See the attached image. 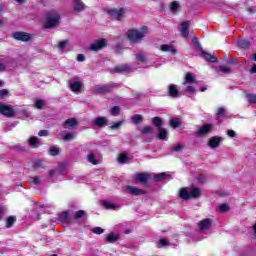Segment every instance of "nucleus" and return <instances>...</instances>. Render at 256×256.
<instances>
[{"instance_id":"28","label":"nucleus","mask_w":256,"mask_h":256,"mask_svg":"<svg viewBox=\"0 0 256 256\" xmlns=\"http://www.w3.org/2000/svg\"><path fill=\"white\" fill-rule=\"evenodd\" d=\"M118 163H121V164L129 163V156H127V152H122L118 156Z\"/></svg>"},{"instance_id":"43","label":"nucleus","mask_w":256,"mask_h":256,"mask_svg":"<svg viewBox=\"0 0 256 256\" xmlns=\"http://www.w3.org/2000/svg\"><path fill=\"white\" fill-rule=\"evenodd\" d=\"M218 211L220 213H227V211H229V205L227 204H221L219 207H218Z\"/></svg>"},{"instance_id":"51","label":"nucleus","mask_w":256,"mask_h":256,"mask_svg":"<svg viewBox=\"0 0 256 256\" xmlns=\"http://www.w3.org/2000/svg\"><path fill=\"white\" fill-rule=\"evenodd\" d=\"M172 151H175V152L183 151V144L181 143L176 144L175 146L172 147Z\"/></svg>"},{"instance_id":"50","label":"nucleus","mask_w":256,"mask_h":256,"mask_svg":"<svg viewBox=\"0 0 256 256\" xmlns=\"http://www.w3.org/2000/svg\"><path fill=\"white\" fill-rule=\"evenodd\" d=\"M246 97L249 103H256V94H247Z\"/></svg>"},{"instance_id":"2","label":"nucleus","mask_w":256,"mask_h":256,"mask_svg":"<svg viewBox=\"0 0 256 256\" xmlns=\"http://www.w3.org/2000/svg\"><path fill=\"white\" fill-rule=\"evenodd\" d=\"M201 196L199 188H182L179 192V197L187 201V199H197Z\"/></svg>"},{"instance_id":"3","label":"nucleus","mask_w":256,"mask_h":256,"mask_svg":"<svg viewBox=\"0 0 256 256\" xmlns=\"http://www.w3.org/2000/svg\"><path fill=\"white\" fill-rule=\"evenodd\" d=\"M59 13L52 11L47 14L46 20L44 22L45 29H53L55 27H59Z\"/></svg>"},{"instance_id":"42","label":"nucleus","mask_w":256,"mask_h":256,"mask_svg":"<svg viewBox=\"0 0 256 256\" xmlns=\"http://www.w3.org/2000/svg\"><path fill=\"white\" fill-rule=\"evenodd\" d=\"M124 121L120 120L118 122H112L110 125V129H119V127H121V125H123Z\"/></svg>"},{"instance_id":"58","label":"nucleus","mask_w":256,"mask_h":256,"mask_svg":"<svg viewBox=\"0 0 256 256\" xmlns=\"http://www.w3.org/2000/svg\"><path fill=\"white\" fill-rule=\"evenodd\" d=\"M159 245L160 247H167V245H169V242L165 239H160Z\"/></svg>"},{"instance_id":"55","label":"nucleus","mask_w":256,"mask_h":256,"mask_svg":"<svg viewBox=\"0 0 256 256\" xmlns=\"http://www.w3.org/2000/svg\"><path fill=\"white\" fill-rule=\"evenodd\" d=\"M5 95H9V90L7 89L0 90V99H3Z\"/></svg>"},{"instance_id":"45","label":"nucleus","mask_w":256,"mask_h":256,"mask_svg":"<svg viewBox=\"0 0 256 256\" xmlns=\"http://www.w3.org/2000/svg\"><path fill=\"white\" fill-rule=\"evenodd\" d=\"M220 73L229 74L231 73V68L227 66H219Z\"/></svg>"},{"instance_id":"15","label":"nucleus","mask_w":256,"mask_h":256,"mask_svg":"<svg viewBox=\"0 0 256 256\" xmlns=\"http://www.w3.org/2000/svg\"><path fill=\"white\" fill-rule=\"evenodd\" d=\"M210 131H213V124H205L196 133L197 135H207Z\"/></svg>"},{"instance_id":"52","label":"nucleus","mask_w":256,"mask_h":256,"mask_svg":"<svg viewBox=\"0 0 256 256\" xmlns=\"http://www.w3.org/2000/svg\"><path fill=\"white\" fill-rule=\"evenodd\" d=\"M33 167L35 169H41V167H43V161L41 160H37L33 162Z\"/></svg>"},{"instance_id":"24","label":"nucleus","mask_w":256,"mask_h":256,"mask_svg":"<svg viewBox=\"0 0 256 256\" xmlns=\"http://www.w3.org/2000/svg\"><path fill=\"white\" fill-rule=\"evenodd\" d=\"M136 61L139 63H146L147 62V53L144 52H137L135 54Z\"/></svg>"},{"instance_id":"31","label":"nucleus","mask_w":256,"mask_h":256,"mask_svg":"<svg viewBox=\"0 0 256 256\" xmlns=\"http://www.w3.org/2000/svg\"><path fill=\"white\" fill-rule=\"evenodd\" d=\"M237 45L238 47H240L241 49H249L250 47V43L248 40H238L237 41Z\"/></svg>"},{"instance_id":"56","label":"nucleus","mask_w":256,"mask_h":256,"mask_svg":"<svg viewBox=\"0 0 256 256\" xmlns=\"http://www.w3.org/2000/svg\"><path fill=\"white\" fill-rule=\"evenodd\" d=\"M39 137H47L49 135L48 130H40L38 133Z\"/></svg>"},{"instance_id":"6","label":"nucleus","mask_w":256,"mask_h":256,"mask_svg":"<svg viewBox=\"0 0 256 256\" xmlns=\"http://www.w3.org/2000/svg\"><path fill=\"white\" fill-rule=\"evenodd\" d=\"M107 47V40L102 38L90 45V51H101Z\"/></svg>"},{"instance_id":"10","label":"nucleus","mask_w":256,"mask_h":256,"mask_svg":"<svg viewBox=\"0 0 256 256\" xmlns=\"http://www.w3.org/2000/svg\"><path fill=\"white\" fill-rule=\"evenodd\" d=\"M58 223H61L63 227H66V225H69L71 223V218H69V214L67 212H62L59 214L57 218Z\"/></svg>"},{"instance_id":"46","label":"nucleus","mask_w":256,"mask_h":256,"mask_svg":"<svg viewBox=\"0 0 256 256\" xmlns=\"http://www.w3.org/2000/svg\"><path fill=\"white\" fill-rule=\"evenodd\" d=\"M87 159L89 163H92V165H97V159H95V155L88 154Z\"/></svg>"},{"instance_id":"33","label":"nucleus","mask_w":256,"mask_h":256,"mask_svg":"<svg viewBox=\"0 0 256 256\" xmlns=\"http://www.w3.org/2000/svg\"><path fill=\"white\" fill-rule=\"evenodd\" d=\"M17 221V218L15 216H10L6 219V227L7 229H10V227H13L15 222Z\"/></svg>"},{"instance_id":"59","label":"nucleus","mask_w":256,"mask_h":256,"mask_svg":"<svg viewBox=\"0 0 256 256\" xmlns=\"http://www.w3.org/2000/svg\"><path fill=\"white\" fill-rule=\"evenodd\" d=\"M225 115V108L221 107L218 109L217 116L223 117Z\"/></svg>"},{"instance_id":"30","label":"nucleus","mask_w":256,"mask_h":256,"mask_svg":"<svg viewBox=\"0 0 256 256\" xmlns=\"http://www.w3.org/2000/svg\"><path fill=\"white\" fill-rule=\"evenodd\" d=\"M129 71H131V68H129V66H127V65L117 66V67L114 69V72H115V73H121V72L129 73Z\"/></svg>"},{"instance_id":"29","label":"nucleus","mask_w":256,"mask_h":256,"mask_svg":"<svg viewBox=\"0 0 256 256\" xmlns=\"http://www.w3.org/2000/svg\"><path fill=\"white\" fill-rule=\"evenodd\" d=\"M189 83L190 84L195 83V76H193V73L191 72L186 73L184 85H187Z\"/></svg>"},{"instance_id":"26","label":"nucleus","mask_w":256,"mask_h":256,"mask_svg":"<svg viewBox=\"0 0 256 256\" xmlns=\"http://www.w3.org/2000/svg\"><path fill=\"white\" fill-rule=\"evenodd\" d=\"M115 241H119V235L115 233H110L106 236L107 243H115Z\"/></svg>"},{"instance_id":"53","label":"nucleus","mask_w":256,"mask_h":256,"mask_svg":"<svg viewBox=\"0 0 256 256\" xmlns=\"http://www.w3.org/2000/svg\"><path fill=\"white\" fill-rule=\"evenodd\" d=\"M85 215V211L79 210L74 214V219H81Z\"/></svg>"},{"instance_id":"36","label":"nucleus","mask_w":256,"mask_h":256,"mask_svg":"<svg viewBox=\"0 0 256 256\" xmlns=\"http://www.w3.org/2000/svg\"><path fill=\"white\" fill-rule=\"evenodd\" d=\"M169 177L168 174L165 173H159L154 175V181L159 182V181H164V179H167Z\"/></svg>"},{"instance_id":"40","label":"nucleus","mask_w":256,"mask_h":256,"mask_svg":"<svg viewBox=\"0 0 256 256\" xmlns=\"http://www.w3.org/2000/svg\"><path fill=\"white\" fill-rule=\"evenodd\" d=\"M49 153L52 157H55V155H59V147L57 146L50 147Z\"/></svg>"},{"instance_id":"1","label":"nucleus","mask_w":256,"mask_h":256,"mask_svg":"<svg viewBox=\"0 0 256 256\" xmlns=\"http://www.w3.org/2000/svg\"><path fill=\"white\" fill-rule=\"evenodd\" d=\"M147 35V27H142L141 30L130 29L126 32V37L133 43H139Z\"/></svg>"},{"instance_id":"27","label":"nucleus","mask_w":256,"mask_h":256,"mask_svg":"<svg viewBox=\"0 0 256 256\" xmlns=\"http://www.w3.org/2000/svg\"><path fill=\"white\" fill-rule=\"evenodd\" d=\"M158 139L167 141V130H165V128H158Z\"/></svg>"},{"instance_id":"12","label":"nucleus","mask_w":256,"mask_h":256,"mask_svg":"<svg viewBox=\"0 0 256 256\" xmlns=\"http://www.w3.org/2000/svg\"><path fill=\"white\" fill-rule=\"evenodd\" d=\"M181 2L174 0L169 4V11L173 13V15H177L181 11Z\"/></svg>"},{"instance_id":"17","label":"nucleus","mask_w":256,"mask_h":256,"mask_svg":"<svg viewBox=\"0 0 256 256\" xmlns=\"http://www.w3.org/2000/svg\"><path fill=\"white\" fill-rule=\"evenodd\" d=\"M136 181H139V183H143L144 185L147 184V181H149V174L147 173H138L135 175Z\"/></svg>"},{"instance_id":"41","label":"nucleus","mask_w":256,"mask_h":256,"mask_svg":"<svg viewBox=\"0 0 256 256\" xmlns=\"http://www.w3.org/2000/svg\"><path fill=\"white\" fill-rule=\"evenodd\" d=\"M141 121H143V116H141L139 114L132 116V122L135 123L136 125L138 123H141Z\"/></svg>"},{"instance_id":"44","label":"nucleus","mask_w":256,"mask_h":256,"mask_svg":"<svg viewBox=\"0 0 256 256\" xmlns=\"http://www.w3.org/2000/svg\"><path fill=\"white\" fill-rule=\"evenodd\" d=\"M119 111H121V109L119 108V106H114L112 107V109L110 110V113L113 117H117V115H119Z\"/></svg>"},{"instance_id":"57","label":"nucleus","mask_w":256,"mask_h":256,"mask_svg":"<svg viewBox=\"0 0 256 256\" xmlns=\"http://www.w3.org/2000/svg\"><path fill=\"white\" fill-rule=\"evenodd\" d=\"M60 51H63V49H65V47H67V41H61L58 45Z\"/></svg>"},{"instance_id":"47","label":"nucleus","mask_w":256,"mask_h":256,"mask_svg":"<svg viewBox=\"0 0 256 256\" xmlns=\"http://www.w3.org/2000/svg\"><path fill=\"white\" fill-rule=\"evenodd\" d=\"M193 47L196 49V51H200L203 53V48L201 47V44L197 40H193Z\"/></svg>"},{"instance_id":"13","label":"nucleus","mask_w":256,"mask_h":256,"mask_svg":"<svg viewBox=\"0 0 256 256\" xmlns=\"http://www.w3.org/2000/svg\"><path fill=\"white\" fill-rule=\"evenodd\" d=\"M191 26V22L190 21H185L181 23V34L182 37H184L185 39H187V37H189V27Z\"/></svg>"},{"instance_id":"19","label":"nucleus","mask_w":256,"mask_h":256,"mask_svg":"<svg viewBox=\"0 0 256 256\" xmlns=\"http://www.w3.org/2000/svg\"><path fill=\"white\" fill-rule=\"evenodd\" d=\"M77 125V120L75 118H69L63 123L64 129H73Z\"/></svg>"},{"instance_id":"37","label":"nucleus","mask_w":256,"mask_h":256,"mask_svg":"<svg viewBox=\"0 0 256 256\" xmlns=\"http://www.w3.org/2000/svg\"><path fill=\"white\" fill-rule=\"evenodd\" d=\"M29 183L31 185H41V177L35 176L29 178Z\"/></svg>"},{"instance_id":"62","label":"nucleus","mask_w":256,"mask_h":256,"mask_svg":"<svg viewBox=\"0 0 256 256\" xmlns=\"http://www.w3.org/2000/svg\"><path fill=\"white\" fill-rule=\"evenodd\" d=\"M58 169L60 173H63L65 171V164H60Z\"/></svg>"},{"instance_id":"61","label":"nucleus","mask_w":256,"mask_h":256,"mask_svg":"<svg viewBox=\"0 0 256 256\" xmlns=\"http://www.w3.org/2000/svg\"><path fill=\"white\" fill-rule=\"evenodd\" d=\"M227 135H229V137H235L236 133L233 130H228Z\"/></svg>"},{"instance_id":"49","label":"nucleus","mask_w":256,"mask_h":256,"mask_svg":"<svg viewBox=\"0 0 256 256\" xmlns=\"http://www.w3.org/2000/svg\"><path fill=\"white\" fill-rule=\"evenodd\" d=\"M151 133H153V128L150 126H147L142 129V135H149Z\"/></svg>"},{"instance_id":"34","label":"nucleus","mask_w":256,"mask_h":256,"mask_svg":"<svg viewBox=\"0 0 256 256\" xmlns=\"http://www.w3.org/2000/svg\"><path fill=\"white\" fill-rule=\"evenodd\" d=\"M102 205L105 209H117V206L109 200H103Z\"/></svg>"},{"instance_id":"48","label":"nucleus","mask_w":256,"mask_h":256,"mask_svg":"<svg viewBox=\"0 0 256 256\" xmlns=\"http://www.w3.org/2000/svg\"><path fill=\"white\" fill-rule=\"evenodd\" d=\"M35 107H36V109H43V107H45V101L36 100Z\"/></svg>"},{"instance_id":"63","label":"nucleus","mask_w":256,"mask_h":256,"mask_svg":"<svg viewBox=\"0 0 256 256\" xmlns=\"http://www.w3.org/2000/svg\"><path fill=\"white\" fill-rule=\"evenodd\" d=\"M250 73H252V74L256 73V64H253V65H252V68H251V70H250Z\"/></svg>"},{"instance_id":"22","label":"nucleus","mask_w":256,"mask_h":256,"mask_svg":"<svg viewBox=\"0 0 256 256\" xmlns=\"http://www.w3.org/2000/svg\"><path fill=\"white\" fill-rule=\"evenodd\" d=\"M28 143L30 147H33V149H37V147H41V142H39V138L32 136L28 139Z\"/></svg>"},{"instance_id":"5","label":"nucleus","mask_w":256,"mask_h":256,"mask_svg":"<svg viewBox=\"0 0 256 256\" xmlns=\"http://www.w3.org/2000/svg\"><path fill=\"white\" fill-rule=\"evenodd\" d=\"M212 223H213V221H211V219H209V218L201 220L198 223L199 233H207V231H209V229H211Z\"/></svg>"},{"instance_id":"54","label":"nucleus","mask_w":256,"mask_h":256,"mask_svg":"<svg viewBox=\"0 0 256 256\" xmlns=\"http://www.w3.org/2000/svg\"><path fill=\"white\" fill-rule=\"evenodd\" d=\"M185 91H186V93H190L191 95H193V93H195V87L187 86Z\"/></svg>"},{"instance_id":"14","label":"nucleus","mask_w":256,"mask_h":256,"mask_svg":"<svg viewBox=\"0 0 256 256\" xmlns=\"http://www.w3.org/2000/svg\"><path fill=\"white\" fill-rule=\"evenodd\" d=\"M126 191L130 194V195H135V196H139V195H145V191L138 189L136 187L133 186H126Z\"/></svg>"},{"instance_id":"60","label":"nucleus","mask_w":256,"mask_h":256,"mask_svg":"<svg viewBox=\"0 0 256 256\" xmlns=\"http://www.w3.org/2000/svg\"><path fill=\"white\" fill-rule=\"evenodd\" d=\"M77 61H79V62L85 61V55L79 54V55L77 56Z\"/></svg>"},{"instance_id":"8","label":"nucleus","mask_w":256,"mask_h":256,"mask_svg":"<svg viewBox=\"0 0 256 256\" xmlns=\"http://www.w3.org/2000/svg\"><path fill=\"white\" fill-rule=\"evenodd\" d=\"M115 87H117V84H106V85H102V86H96L94 88V92L95 93H109L110 91L115 89Z\"/></svg>"},{"instance_id":"32","label":"nucleus","mask_w":256,"mask_h":256,"mask_svg":"<svg viewBox=\"0 0 256 256\" xmlns=\"http://www.w3.org/2000/svg\"><path fill=\"white\" fill-rule=\"evenodd\" d=\"M182 122L179 118H172L170 120V126H172L174 129H177V127H181Z\"/></svg>"},{"instance_id":"20","label":"nucleus","mask_w":256,"mask_h":256,"mask_svg":"<svg viewBox=\"0 0 256 256\" xmlns=\"http://www.w3.org/2000/svg\"><path fill=\"white\" fill-rule=\"evenodd\" d=\"M85 4L81 0H74V11L76 13H81V11H84Z\"/></svg>"},{"instance_id":"38","label":"nucleus","mask_w":256,"mask_h":256,"mask_svg":"<svg viewBox=\"0 0 256 256\" xmlns=\"http://www.w3.org/2000/svg\"><path fill=\"white\" fill-rule=\"evenodd\" d=\"M75 136H76L75 132H69V133L64 134L62 138L64 141H71V140L75 139Z\"/></svg>"},{"instance_id":"39","label":"nucleus","mask_w":256,"mask_h":256,"mask_svg":"<svg viewBox=\"0 0 256 256\" xmlns=\"http://www.w3.org/2000/svg\"><path fill=\"white\" fill-rule=\"evenodd\" d=\"M91 233H94L95 235H101L105 233V230L101 227H94L91 229Z\"/></svg>"},{"instance_id":"16","label":"nucleus","mask_w":256,"mask_h":256,"mask_svg":"<svg viewBox=\"0 0 256 256\" xmlns=\"http://www.w3.org/2000/svg\"><path fill=\"white\" fill-rule=\"evenodd\" d=\"M222 139L220 137L214 136L210 138L208 145L211 149H217L219 147V143H221Z\"/></svg>"},{"instance_id":"21","label":"nucleus","mask_w":256,"mask_h":256,"mask_svg":"<svg viewBox=\"0 0 256 256\" xmlns=\"http://www.w3.org/2000/svg\"><path fill=\"white\" fill-rule=\"evenodd\" d=\"M168 93L170 97H174V98L181 97V95H179V90H177V86L175 84H172L169 86Z\"/></svg>"},{"instance_id":"23","label":"nucleus","mask_w":256,"mask_h":256,"mask_svg":"<svg viewBox=\"0 0 256 256\" xmlns=\"http://www.w3.org/2000/svg\"><path fill=\"white\" fill-rule=\"evenodd\" d=\"M107 119L105 117H98L94 119V125L96 127H105L107 125Z\"/></svg>"},{"instance_id":"7","label":"nucleus","mask_w":256,"mask_h":256,"mask_svg":"<svg viewBox=\"0 0 256 256\" xmlns=\"http://www.w3.org/2000/svg\"><path fill=\"white\" fill-rule=\"evenodd\" d=\"M69 87L71 91H79L81 87H83V82L81 81V78L79 77H74L71 80H69Z\"/></svg>"},{"instance_id":"4","label":"nucleus","mask_w":256,"mask_h":256,"mask_svg":"<svg viewBox=\"0 0 256 256\" xmlns=\"http://www.w3.org/2000/svg\"><path fill=\"white\" fill-rule=\"evenodd\" d=\"M107 14L111 19H115L116 21H121V19H125V9H108Z\"/></svg>"},{"instance_id":"9","label":"nucleus","mask_w":256,"mask_h":256,"mask_svg":"<svg viewBox=\"0 0 256 256\" xmlns=\"http://www.w3.org/2000/svg\"><path fill=\"white\" fill-rule=\"evenodd\" d=\"M0 114L4 115L5 117H13V115H15V111H13L11 106L0 103Z\"/></svg>"},{"instance_id":"64","label":"nucleus","mask_w":256,"mask_h":256,"mask_svg":"<svg viewBox=\"0 0 256 256\" xmlns=\"http://www.w3.org/2000/svg\"><path fill=\"white\" fill-rule=\"evenodd\" d=\"M6 67L5 64L0 62V71H5Z\"/></svg>"},{"instance_id":"18","label":"nucleus","mask_w":256,"mask_h":256,"mask_svg":"<svg viewBox=\"0 0 256 256\" xmlns=\"http://www.w3.org/2000/svg\"><path fill=\"white\" fill-rule=\"evenodd\" d=\"M201 54L203 59H205V61H209L210 63H217V58L215 57V54H209L204 50L202 51Z\"/></svg>"},{"instance_id":"11","label":"nucleus","mask_w":256,"mask_h":256,"mask_svg":"<svg viewBox=\"0 0 256 256\" xmlns=\"http://www.w3.org/2000/svg\"><path fill=\"white\" fill-rule=\"evenodd\" d=\"M13 37L17 40V41H30L31 40V34L25 33V32H15L13 34Z\"/></svg>"},{"instance_id":"35","label":"nucleus","mask_w":256,"mask_h":256,"mask_svg":"<svg viewBox=\"0 0 256 256\" xmlns=\"http://www.w3.org/2000/svg\"><path fill=\"white\" fill-rule=\"evenodd\" d=\"M152 123L155 127H157V129H161V125H163V120L159 117H154L152 119Z\"/></svg>"},{"instance_id":"25","label":"nucleus","mask_w":256,"mask_h":256,"mask_svg":"<svg viewBox=\"0 0 256 256\" xmlns=\"http://www.w3.org/2000/svg\"><path fill=\"white\" fill-rule=\"evenodd\" d=\"M160 49L164 52L167 53H172V55H175V53H177V50H175V48L171 45H167V44H163L160 46Z\"/></svg>"}]
</instances>
